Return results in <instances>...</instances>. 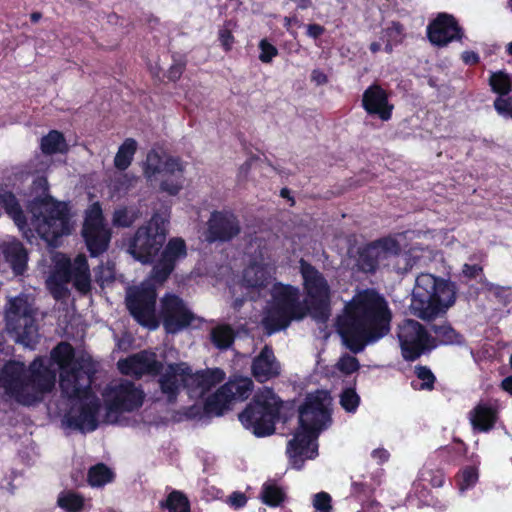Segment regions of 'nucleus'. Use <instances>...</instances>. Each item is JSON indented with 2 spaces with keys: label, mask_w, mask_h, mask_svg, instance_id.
Listing matches in <instances>:
<instances>
[{
  "label": "nucleus",
  "mask_w": 512,
  "mask_h": 512,
  "mask_svg": "<svg viewBox=\"0 0 512 512\" xmlns=\"http://www.w3.org/2000/svg\"><path fill=\"white\" fill-rule=\"evenodd\" d=\"M0 205L4 207L7 214L14 220L18 228L26 235L24 216L14 195L6 191L1 192Z\"/></svg>",
  "instance_id": "nucleus-30"
},
{
  "label": "nucleus",
  "mask_w": 512,
  "mask_h": 512,
  "mask_svg": "<svg viewBox=\"0 0 512 512\" xmlns=\"http://www.w3.org/2000/svg\"><path fill=\"white\" fill-rule=\"evenodd\" d=\"M251 370L257 381L265 382L280 374L281 365L277 361L272 349L265 346L253 360Z\"/></svg>",
  "instance_id": "nucleus-26"
},
{
  "label": "nucleus",
  "mask_w": 512,
  "mask_h": 512,
  "mask_svg": "<svg viewBox=\"0 0 512 512\" xmlns=\"http://www.w3.org/2000/svg\"><path fill=\"white\" fill-rule=\"evenodd\" d=\"M161 507L169 512H189L190 504L187 497L180 491H172L168 494L165 501L161 502Z\"/></svg>",
  "instance_id": "nucleus-33"
},
{
  "label": "nucleus",
  "mask_w": 512,
  "mask_h": 512,
  "mask_svg": "<svg viewBox=\"0 0 512 512\" xmlns=\"http://www.w3.org/2000/svg\"><path fill=\"white\" fill-rule=\"evenodd\" d=\"M479 478L478 468L476 466L464 467L457 475V487L460 493L475 486Z\"/></svg>",
  "instance_id": "nucleus-37"
},
{
  "label": "nucleus",
  "mask_w": 512,
  "mask_h": 512,
  "mask_svg": "<svg viewBox=\"0 0 512 512\" xmlns=\"http://www.w3.org/2000/svg\"><path fill=\"white\" fill-rule=\"evenodd\" d=\"M331 403L329 392L320 390L310 393L300 407V426L287 446V453L294 468L301 469L305 459L316 457V439L330 422Z\"/></svg>",
  "instance_id": "nucleus-4"
},
{
  "label": "nucleus",
  "mask_w": 512,
  "mask_h": 512,
  "mask_svg": "<svg viewBox=\"0 0 512 512\" xmlns=\"http://www.w3.org/2000/svg\"><path fill=\"white\" fill-rule=\"evenodd\" d=\"M225 373L221 369H208L192 373L187 363L169 364L158 379L162 393L169 402L176 399L182 388H187L193 398L202 397L208 390L222 382Z\"/></svg>",
  "instance_id": "nucleus-7"
},
{
  "label": "nucleus",
  "mask_w": 512,
  "mask_h": 512,
  "mask_svg": "<svg viewBox=\"0 0 512 512\" xmlns=\"http://www.w3.org/2000/svg\"><path fill=\"white\" fill-rule=\"evenodd\" d=\"M140 217V212L134 207L119 208L113 215V224L120 227H128Z\"/></svg>",
  "instance_id": "nucleus-38"
},
{
  "label": "nucleus",
  "mask_w": 512,
  "mask_h": 512,
  "mask_svg": "<svg viewBox=\"0 0 512 512\" xmlns=\"http://www.w3.org/2000/svg\"><path fill=\"white\" fill-rule=\"evenodd\" d=\"M218 39L225 51L231 50L234 44V36L228 25H224L222 28L219 29Z\"/></svg>",
  "instance_id": "nucleus-48"
},
{
  "label": "nucleus",
  "mask_w": 512,
  "mask_h": 512,
  "mask_svg": "<svg viewBox=\"0 0 512 512\" xmlns=\"http://www.w3.org/2000/svg\"><path fill=\"white\" fill-rule=\"evenodd\" d=\"M0 248L15 274H22L27 263V252L22 244L14 238L7 237L1 242Z\"/></svg>",
  "instance_id": "nucleus-27"
},
{
  "label": "nucleus",
  "mask_w": 512,
  "mask_h": 512,
  "mask_svg": "<svg viewBox=\"0 0 512 512\" xmlns=\"http://www.w3.org/2000/svg\"><path fill=\"white\" fill-rule=\"evenodd\" d=\"M501 387L506 392L512 394V376H508L505 379H503L501 382Z\"/></svg>",
  "instance_id": "nucleus-58"
},
{
  "label": "nucleus",
  "mask_w": 512,
  "mask_h": 512,
  "mask_svg": "<svg viewBox=\"0 0 512 512\" xmlns=\"http://www.w3.org/2000/svg\"><path fill=\"white\" fill-rule=\"evenodd\" d=\"M312 6V0H298L297 7L299 9H307Z\"/></svg>",
  "instance_id": "nucleus-59"
},
{
  "label": "nucleus",
  "mask_w": 512,
  "mask_h": 512,
  "mask_svg": "<svg viewBox=\"0 0 512 512\" xmlns=\"http://www.w3.org/2000/svg\"><path fill=\"white\" fill-rule=\"evenodd\" d=\"M185 256V242L180 238L171 239L163 251L162 258L154 266L150 279L140 286L127 290V308L140 325L151 330L159 326L155 310L156 288L154 284H162L173 271L176 261Z\"/></svg>",
  "instance_id": "nucleus-3"
},
{
  "label": "nucleus",
  "mask_w": 512,
  "mask_h": 512,
  "mask_svg": "<svg viewBox=\"0 0 512 512\" xmlns=\"http://www.w3.org/2000/svg\"><path fill=\"white\" fill-rule=\"evenodd\" d=\"M392 313L383 296L374 290L358 292L337 319L343 344L358 353L390 331Z\"/></svg>",
  "instance_id": "nucleus-2"
},
{
  "label": "nucleus",
  "mask_w": 512,
  "mask_h": 512,
  "mask_svg": "<svg viewBox=\"0 0 512 512\" xmlns=\"http://www.w3.org/2000/svg\"><path fill=\"white\" fill-rule=\"evenodd\" d=\"M169 217L156 213L130 241L128 252L138 261L146 264L154 260L166 240Z\"/></svg>",
  "instance_id": "nucleus-13"
},
{
  "label": "nucleus",
  "mask_w": 512,
  "mask_h": 512,
  "mask_svg": "<svg viewBox=\"0 0 512 512\" xmlns=\"http://www.w3.org/2000/svg\"><path fill=\"white\" fill-rule=\"evenodd\" d=\"M400 244L396 238L388 237L366 246L359 255L358 265L365 272L374 271L391 258L400 257Z\"/></svg>",
  "instance_id": "nucleus-20"
},
{
  "label": "nucleus",
  "mask_w": 512,
  "mask_h": 512,
  "mask_svg": "<svg viewBox=\"0 0 512 512\" xmlns=\"http://www.w3.org/2000/svg\"><path fill=\"white\" fill-rule=\"evenodd\" d=\"M211 338L216 347L224 349L232 343L233 331L229 326L220 325L212 330Z\"/></svg>",
  "instance_id": "nucleus-39"
},
{
  "label": "nucleus",
  "mask_w": 512,
  "mask_h": 512,
  "mask_svg": "<svg viewBox=\"0 0 512 512\" xmlns=\"http://www.w3.org/2000/svg\"><path fill=\"white\" fill-rule=\"evenodd\" d=\"M82 234L92 256L106 250L110 241V232L104 224L99 203H94L87 209Z\"/></svg>",
  "instance_id": "nucleus-18"
},
{
  "label": "nucleus",
  "mask_w": 512,
  "mask_h": 512,
  "mask_svg": "<svg viewBox=\"0 0 512 512\" xmlns=\"http://www.w3.org/2000/svg\"><path fill=\"white\" fill-rule=\"evenodd\" d=\"M7 329L15 341L31 348L37 340L32 304L27 296L11 299L6 311Z\"/></svg>",
  "instance_id": "nucleus-15"
},
{
  "label": "nucleus",
  "mask_w": 512,
  "mask_h": 512,
  "mask_svg": "<svg viewBox=\"0 0 512 512\" xmlns=\"http://www.w3.org/2000/svg\"><path fill=\"white\" fill-rule=\"evenodd\" d=\"M247 502L246 496L241 492H234L228 498V503L235 508L243 507Z\"/></svg>",
  "instance_id": "nucleus-49"
},
{
  "label": "nucleus",
  "mask_w": 512,
  "mask_h": 512,
  "mask_svg": "<svg viewBox=\"0 0 512 512\" xmlns=\"http://www.w3.org/2000/svg\"><path fill=\"white\" fill-rule=\"evenodd\" d=\"M415 373L417 379L412 381V386L414 387V389L429 390L433 387L435 378L429 369H427L426 367L419 366L415 368Z\"/></svg>",
  "instance_id": "nucleus-40"
},
{
  "label": "nucleus",
  "mask_w": 512,
  "mask_h": 512,
  "mask_svg": "<svg viewBox=\"0 0 512 512\" xmlns=\"http://www.w3.org/2000/svg\"><path fill=\"white\" fill-rule=\"evenodd\" d=\"M252 390L253 382L249 377H234L207 400L206 410L221 415L231 401L248 398Z\"/></svg>",
  "instance_id": "nucleus-19"
},
{
  "label": "nucleus",
  "mask_w": 512,
  "mask_h": 512,
  "mask_svg": "<svg viewBox=\"0 0 512 512\" xmlns=\"http://www.w3.org/2000/svg\"><path fill=\"white\" fill-rule=\"evenodd\" d=\"M57 504L66 512H81L85 506V499L72 490H65L59 493Z\"/></svg>",
  "instance_id": "nucleus-32"
},
{
  "label": "nucleus",
  "mask_w": 512,
  "mask_h": 512,
  "mask_svg": "<svg viewBox=\"0 0 512 512\" xmlns=\"http://www.w3.org/2000/svg\"><path fill=\"white\" fill-rule=\"evenodd\" d=\"M332 499L326 492L316 493L312 498V505L316 512H332Z\"/></svg>",
  "instance_id": "nucleus-45"
},
{
  "label": "nucleus",
  "mask_w": 512,
  "mask_h": 512,
  "mask_svg": "<svg viewBox=\"0 0 512 512\" xmlns=\"http://www.w3.org/2000/svg\"><path fill=\"white\" fill-rule=\"evenodd\" d=\"M40 149L45 155L65 154L69 151V145L61 132L51 130L41 138Z\"/></svg>",
  "instance_id": "nucleus-29"
},
{
  "label": "nucleus",
  "mask_w": 512,
  "mask_h": 512,
  "mask_svg": "<svg viewBox=\"0 0 512 512\" xmlns=\"http://www.w3.org/2000/svg\"><path fill=\"white\" fill-rule=\"evenodd\" d=\"M105 415L102 421L119 423L125 413L138 410L144 402L145 394L135 383L118 379L110 382L102 392Z\"/></svg>",
  "instance_id": "nucleus-10"
},
{
  "label": "nucleus",
  "mask_w": 512,
  "mask_h": 512,
  "mask_svg": "<svg viewBox=\"0 0 512 512\" xmlns=\"http://www.w3.org/2000/svg\"><path fill=\"white\" fill-rule=\"evenodd\" d=\"M372 458L378 461L379 463H383L388 460L389 453L387 450L383 448H378L373 450L372 452Z\"/></svg>",
  "instance_id": "nucleus-55"
},
{
  "label": "nucleus",
  "mask_w": 512,
  "mask_h": 512,
  "mask_svg": "<svg viewBox=\"0 0 512 512\" xmlns=\"http://www.w3.org/2000/svg\"><path fill=\"white\" fill-rule=\"evenodd\" d=\"M363 107L369 114H376L383 121L391 118L393 106L388 103L385 91L377 86L369 87L363 94Z\"/></svg>",
  "instance_id": "nucleus-25"
},
{
  "label": "nucleus",
  "mask_w": 512,
  "mask_h": 512,
  "mask_svg": "<svg viewBox=\"0 0 512 512\" xmlns=\"http://www.w3.org/2000/svg\"><path fill=\"white\" fill-rule=\"evenodd\" d=\"M296 22H297V19L294 17H285L284 18V26L287 28V30H289L291 25Z\"/></svg>",
  "instance_id": "nucleus-60"
},
{
  "label": "nucleus",
  "mask_w": 512,
  "mask_h": 512,
  "mask_svg": "<svg viewBox=\"0 0 512 512\" xmlns=\"http://www.w3.org/2000/svg\"><path fill=\"white\" fill-rule=\"evenodd\" d=\"M381 39L385 42V51L390 53L394 46L404 39L403 28L398 23H392L381 32Z\"/></svg>",
  "instance_id": "nucleus-34"
},
{
  "label": "nucleus",
  "mask_w": 512,
  "mask_h": 512,
  "mask_svg": "<svg viewBox=\"0 0 512 512\" xmlns=\"http://www.w3.org/2000/svg\"><path fill=\"white\" fill-rule=\"evenodd\" d=\"M114 277V272L111 267H101L100 273L97 275V280L103 285L109 281H111Z\"/></svg>",
  "instance_id": "nucleus-51"
},
{
  "label": "nucleus",
  "mask_w": 512,
  "mask_h": 512,
  "mask_svg": "<svg viewBox=\"0 0 512 512\" xmlns=\"http://www.w3.org/2000/svg\"><path fill=\"white\" fill-rule=\"evenodd\" d=\"M160 303V317L168 333L179 332L192 322L193 314L178 296L166 294Z\"/></svg>",
  "instance_id": "nucleus-21"
},
{
  "label": "nucleus",
  "mask_w": 512,
  "mask_h": 512,
  "mask_svg": "<svg viewBox=\"0 0 512 512\" xmlns=\"http://www.w3.org/2000/svg\"><path fill=\"white\" fill-rule=\"evenodd\" d=\"M311 78L317 85H322L327 82V76L320 70H314L311 74Z\"/></svg>",
  "instance_id": "nucleus-56"
},
{
  "label": "nucleus",
  "mask_w": 512,
  "mask_h": 512,
  "mask_svg": "<svg viewBox=\"0 0 512 512\" xmlns=\"http://www.w3.org/2000/svg\"><path fill=\"white\" fill-rule=\"evenodd\" d=\"M493 107L501 117L512 119V97L498 96L493 102Z\"/></svg>",
  "instance_id": "nucleus-46"
},
{
  "label": "nucleus",
  "mask_w": 512,
  "mask_h": 512,
  "mask_svg": "<svg viewBox=\"0 0 512 512\" xmlns=\"http://www.w3.org/2000/svg\"><path fill=\"white\" fill-rule=\"evenodd\" d=\"M119 371L128 376L140 378L143 375H159L165 372L166 367L157 360L156 354L151 351H141L117 363Z\"/></svg>",
  "instance_id": "nucleus-22"
},
{
  "label": "nucleus",
  "mask_w": 512,
  "mask_h": 512,
  "mask_svg": "<svg viewBox=\"0 0 512 512\" xmlns=\"http://www.w3.org/2000/svg\"><path fill=\"white\" fill-rule=\"evenodd\" d=\"M259 48L261 50L259 59L263 63H269L278 54L276 47L266 39L260 41Z\"/></svg>",
  "instance_id": "nucleus-47"
},
{
  "label": "nucleus",
  "mask_w": 512,
  "mask_h": 512,
  "mask_svg": "<svg viewBox=\"0 0 512 512\" xmlns=\"http://www.w3.org/2000/svg\"><path fill=\"white\" fill-rule=\"evenodd\" d=\"M184 70V64L183 63H175L173 64L170 69L168 70V78L170 80H177Z\"/></svg>",
  "instance_id": "nucleus-52"
},
{
  "label": "nucleus",
  "mask_w": 512,
  "mask_h": 512,
  "mask_svg": "<svg viewBox=\"0 0 512 512\" xmlns=\"http://www.w3.org/2000/svg\"><path fill=\"white\" fill-rule=\"evenodd\" d=\"M142 171L150 185L159 183L160 189L170 195L178 194L183 187L184 165L178 158L152 150L142 163Z\"/></svg>",
  "instance_id": "nucleus-11"
},
{
  "label": "nucleus",
  "mask_w": 512,
  "mask_h": 512,
  "mask_svg": "<svg viewBox=\"0 0 512 512\" xmlns=\"http://www.w3.org/2000/svg\"><path fill=\"white\" fill-rule=\"evenodd\" d=\"M54 273L48 278L47 286L54 298L60 299L67 293L66 285L73 281L75 288L81 293L90 289V273L86 257L78 255L71 262L64 254H56L53 258Z\"/></svg>",
  "instance_id": "nucleus-12"
},
{
  "label": "nucleus",
  "mask_w": 512,
  "mask_h": 512,
  "mask_svg": "<svg viewBox=\"0 0 512 512\" xmlns=\"http://www.w3.org/2000/svg\"><path fill=\"white\" fill-rule=\"evenodd\" d=\"M397 336L402 355L407 360H415L425 351L437 346L436 340L415 320H404L398 327Z\"/></svg>",
  "instance_id": "nucleus-17"
},
{
  "label": "nucleus",
  "mask_w": 512,
  "mask_h": 512,
  "mask_svg": "<svg viewBox=\"0 0 512 512\" xmlns=\"http://www.w3.org/2000/svg\"><path fill=\"white\" fill-rule=\"evenodd\" d=\"M39 17H40V15H38V14H33L32 15V19L35 20V21L38 20Z\"/></svg>",
  "instance_id": "nucleus-62"
},
{
  "label": "nucleus",
  "mask_w": 512,
  "mask_h": 512,
  "mask_svg": "<svg viewBox=\"0 0 512 512\" xmlns=\"http://www.w3.org/2000/svg\"><path fill=\"white\" fill-rule=\"evenodd\" d=\"M53 364L60 370V388L69 407L64 422L82 432L95 430L100 423L101 407L99 399L90 390L93 372L91 359L86 356L75 357L73 347L66 342L58 344L51 351L49 360H34L28 376L24 364H6L0 377V387L8 397L20 404L32 405L39 402L55 386L56 371L51 368Z\"/></svg>",
  "instance_id": "nucleus-1"
},
{
  "label": "nucleus",
  "mask_w": 512,
  "mask_h": 512,
  "mask_svg": "<svg viewBox=\"0 0 512 512\" xmlns=\"http://www.w3.org/2000/svg\"><path fill=\"white\" fill-rule=\"evenodd\" d=\"M112 479V471L103 464L91 467L88 473V482L92 487H101L111 482Z\"/></svg>",
  "instance_id": "nucleus-36"
},
{
  "label": "nucleus",
  "mask_w": 512,
  "mask_h": 512,
  "mask_svg": "<svg viewBox=\"0 0 512 512\" xmlns=\"http://www.w3.org/2000/svg\"><path fill=\"white\" fill-rule=\"evenodd\" d=\"M324 31V27L318 24H310L307 26V35L311 38H317L321 36Z\"/></svg>",
  "instance_id": "nucleus-54"
},
{
  "label": "nucleus",
  "mask_w": 512,
  "mask_h": 512,
  "mask_svg": "<svg viewBox=\"0 0 512 512\" xmlns=\"http://www.w3.org/2000/svg\"><path fill=\"white\" fill-rule=\"evenodd\" d=\"M300 273L307 294L306 304L314 310H319V318L328 317L330 304V288L323 275L304 260L300 261Z\"/></svg>",
  "instance_id": "nucleus-16"
},
{
  "label": "nucleus",
  "mask_w": 512,
  "mask_h": 512,
  "mask_svg": "<svg viewBox=\"0 0 512 512\" xmlns=\"http://www.w3.org/2000/svg\"><path fill=\"white\" fill-rule=\"evenodd\" d=\"M437 340L441 344H453L459 341V335L450 326H439L434 328Z\"/></svg>",
  "instance_id": "nucleus-44"
},
{
  "label": "nucleus",
  "mask_w": 512,
  "mask_h": 512,
  "mask_svg": "<svg viewBox=\"0 0 512 512\" xmlns=\"http://www.w3.org/2000/svg\"><path fill=\"white\" fill-rule=\"evenodd\" d=\"M456 285L429 273L417 276L409 309L423 320H432L446 313L456 301Z\"/></svg>",
  "instance_id": "nucleus-5"
},
{
  "label": "nucleus",
  "mask_w": 512,
  "mask_h": 512,
  "mask_svg": "<svg viewBox=\"0 0 512 512\" xmlns=\"http://www.w3.org/2000/svg\"><path fill=\"white\" fill-rule=\"evenodd\" d=\"M250 251V262L244 269L242 274L241 282L234 284L231 287L232 293L235 294L237 291L243 293L246 290V294H249L250 289H264L273 280L275 274L274 261L266 247H260V245H252Z\"/></svg>",
  "instance_id": "nucleus-14"
},
{
  "label": "nucleus",
  "mask_w": 512,
  "mask_h": 512,
  "mask_svg": "<svg viewBox=\"0 0 512 512\" xmlns=\"http://www.w3.org/2000/svg\"><path fill=\"white\" fill-rule=\"evenodd\" d=\"M428 38L434 45L445 46L461 37V30L452 15L439 14L427 28Z\"/></svg>",
  "instance_id": "nucleus-23"
},
{
  "label": "nucleus",
  "mask_w": 512,
  "mask_h": 512,
  "mask_svg": "<svg viewBox=\"0 0 512 512\" xmlns=\"http://www.w3.org/2000/svg\"><path fill=\"white\" fill-rule=\"evenodd\" d=\"M340 404L346 412L354 413L360 404V397L354 389L347 388L340 395Z\"/></svg>",
  "instance_id": "nucleus-43"
},
{
  "label": "nucleus",
  "mask_w": 512,
  "mask_h": 512,
  "mask_svg": "<svg viewBox=\"0 0 512 512\" xmlns=\"http://www.w3.org/2000/svg\"><path fill=\"white\" fill-rule=\"evenodd\" d=\"M510 364H511V367H512V355L510 356Z\"/></svg>",
  "instance_id": "nucleus-64"
},
{
  "label": "nucleus",
  "mask_w": 512,
  "mask_h": 512,
  "mask_svg": "<svg viewBox=\"0 0 512 512\" xmlns=\"http://www.w3.org/2000/svg\"><path fill=\"white\" fill-rule=\"evenodd\" d=\"M239 224L233 213L218 211L212 213L208 222V241L230 240L239 233Z\"/></svg>",
  "instance_id": "nucleus-24"
},
{
  "label": "nucleus",
  "mask_w": 512,
  "mask_h": 512,
  "mask_svg": "<svg viewBox=\"0 0 512 512\" xmlns=\"http://www.w3.org/2000/svg\"><path fill=\"white\" fill-rule=\"evenodd\" d=\"M33 189L40 191L41 195L30 205L31 224L42 239L54 246L58 237L70 232L67 205L47 194L48 181L45 177L35 179Z\"/></svg>",
  "instance_id": "nucleus-6"
},
{
  "label": "nucleus",
  "mask_w": 512,
  "mask_h": 512,
  "mask_svg": "<svg viewBox=\"0 0 512 512\" xmlns=\"http://www.w3.org/2000/svg\"><path fill=\"white\" fill-rule=\"evenodd\" d=\"M369 49L372 53H377V52L381 51L382 49L385 50V42H383V40L380 37L379 40L373 41L370 44Z\"/></svg>",
  "instance_id": "nucleus-57"
},
{
  "label": "nucleus",
  "mask_w": 512,
  "mask_h": 512,
  "mask_svg": "<svg viewBox=\"0 0 512 512\" xmlns=\"http://www.w3.org/2000/svg\"><path fill=\"white\" fill-rule=\"evenodd\" d=\"M270 296L262 319V324L268 334L285 329L291 320L301 319L305 315V307L300 302L298 288L274 283L270 290Z\"/></svg>",
  "instance_id": "nucleus-8"
},
{
  "label": "nucleus",
  "mask_w": 512,
  "mask_h": 512,
  "mask_svg": "<svg viewBox=\"0 0 512 512\" xmlns=\"http://www.w3.org/2000/svg\"><path fill=\"white\" fill-rule=\"evenodd\" d=\"M284 498L282 490L273 485L265 484L262 488L261 499L269 506H278Z\"/></svg>",
  "instance_id": "nucleus-41"
},
{
  "label": "nucleus",
  "mask_w": 512,
  "mask_h": 512,
  "mask_svg": "<svg viewBox=\"0 0 512 512\" xmlns=\"http://www.w3.org/2000/svg\"><path fill=\"white\" fill-rule=\"evenodd\" d=\"M282 402L275 393L265 387L259 390L252 402L239 414V420L245 429L257 437L274 433Z\"/></svg>",
  "instance_id": "nucleus-9"
},
{
  "label": "nucleus",
  "mask_w": 512,
  "mask_h": 512,
  "mask_svg": "<svg viewBox=\"0 0 512 512\" xmlns=\"http://www.w3.org/2000/svg\"><path fill=\"white\" fill-rule=\"evenodd\" d=\"M240 302H241V301H239V299H236V300H235L234 305H235V306H239V305H240Z\"/></svg>",
  "instance_id": "nucleus-63"
},
{
  "label": "nucleus",
  "mask_w": 512,
  "mask_h": 512,
  "mask_svg": "<svg viewBox=\"0 0 512 512\" xmlns=\"http://www.w3.org/2000/svg\"><path fill=\"white\" fill-rule=\"evenodd\" d=\"M507 50L512 55V42L508 44Z\"/></svg>",
  "instance_id": "nucleus-61"
},
{
  "label": "nucleus",
  "mask_w": 512,
  "mask_h": 512,
  "mask_svg": "<svg viewBox=\"0 0 512 512\" xmlns=\"http://www.w3.org/2000/svg\"><path fill=\"white\" fill-rule=\"evenodd\" d=\"M489 85L493 92L502 97L512 91V80L509 75L503 71L492 72L489 77Z\"/></svg>",
  "instance_id": "nucleus-35"
},
{
  "label": "nucleus",
  "mask_w": 512,
  "mask_h": 512,
  "mask_svg": "<svg viewBox=\"0 0 512 512\" xmlns=\"http://www.w3.org/2000/svg\"><path fill=\"white\" fill-rule=\"evenodd\" d=\"M461 58L468 65H475L479 62V55L474 51H464Z\"/></svg>",
  "instance_id": "nucleus-53"
},
{
  "label": "nucleus",
  "mask_w": 512,
  "mask_h": 512,
  "mask_svg": "<svg viewBox=\"0 0 512 512\" xmlns=\"http://www.w3.org/2000/svg\"><path fill=\"white\" fill-rule=\"evenodd\" d=\"M481 271L482 268L476 264H464L462 267V275L469 279L477 277L481 273Z\"/></svg>",
  "instance_id": "nucleus-50"
},
{
  "label": "nucleus",
  "mask_w": 512,
  "mask_h": 512,
  "mask_svg": "<svg viewBox=\"0 0 512 512\" xmlns=\"http://www.w3.org/2000/svg\"><path fill=\"white\" fill-rule=\"evenodd\" d=\"M359 367L357 358L349 354L342 355L335 364V369L344 375H351L358 371Z\"/></svg>",
  "instance_id": "nucleus-42"
},
{
  "label": "nucleus",
  "mask_w": 512,
  "mask_h": 512,
  "mask_svg": "<svg viewBox=\"0 0 512 512\" xmlns=\"http://www.w3.org/2000/svg\"><path fill=\"white\" fill-rule=\"evenodd\" d=\"M496 417V411L484 403H479L469 414L472 426L483 432L493 427Z\"/></svg>",
  "instance_id": "nucleus-28"
},
{
  "label": "nucleus",
  "mask_w": 512,
  "mask_h": 512,
  "mask_svg": "<svg viewBox=\"0 0 512 512\" xmlns=\"http://www.w3.org/2000/svg\"><path fill=\"white\" fill-rule=\"evenodd\" d=\"M138 143L132 138H127L119 146L114 157V165L119 170H126L132 163L137 151Z\"/></svg>",
  "instance_id": "nucleus-31"
}]
</instances>
